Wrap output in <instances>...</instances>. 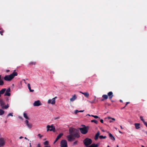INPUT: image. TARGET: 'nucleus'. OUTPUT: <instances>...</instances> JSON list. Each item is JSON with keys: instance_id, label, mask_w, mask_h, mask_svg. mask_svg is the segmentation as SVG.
I'll use <instances>...</instances> for the list:
<instances>
[{"instance_id": "f257e3e1", "label": "nucleus", "mask_w": 147, "mask_h": 147, "mask_svg": "<svg viewBox=\"0 0 147 147\" xmlns=\"http://www.w3.org/2000/svg\"><path fill=\"white\" fill-rule=\"evenodd\" d=\"M69 132L70 134L74 136V137L79 138L80 137L78 130V133L76 129L71 127L69 129Z\"/></svg>"}, {"instance_id": "dca6fc26", "label": "nucleus", "mask_w": 147, "mask_h": 147, "mask_svg": "<svg viewBox=\"0 0 147 147\" xmlns=\"http://www.w3.org/2000/svg\"><path fill=\"white\" fill-rule=\"evenodd\" d=\"M4 144V142L3 139L1 138L0 139V145L1 146H3Z\"/></svg>"}, {"instance_id": "603ef678", "label": "nucleus", "mask_w": 147, "mask_h": 147, "mask_svg": "<svg viewBox=\"0 0 147 147\" xmlns=\"http://www.w3.org/2000/svg\"><path fill=\"white\" fill-rule=\"evenodd\" d=\"M24 138L26 140H28L26 137H25Z\"/></svg>"}, {"instance_id": "a18cd8bd", "label": "nucleus", "mask_w": 147, "mask_h": 147, "mask_svg": "<svg viewBox=\"0 0 147 147\" xmlns=\"http://www.w3.org/2000/svg\"><path fill=\"white\" fill-rule=\"evenodd\" d=\"M84 111V110L83 111H82V110H81V111H79V112H83V111Z\"/></svg>"}, {"instance_id": "052dcab7", "label": "nucleus", "mask_w": 147, "mask_h": 147, "mask_svg": "<svg viewBox=\"0 0 147 147\" xmlns=\"http://www.w3.org/2000/svg\"><path fill=\"white\" fill-rule=\"evenodd\" d=\"M116 130H117V128L116 127L115 128Z\"/></svg>"}, {"instance_id": "49530a36", "label": "nucleus", "mask_w": 147, "mask_h": 147, "mask_svg": "<svg viewBox=\"0 0 147 147\" xmlns=\"http://www.w3.org/2000/svg\"><path fill=\"white\" fill-rule=\"evenodd\" d=\"M23 138V137H22V136H20V137L19 138H20V139H22V138Z\"/></svg>"}, {"instance_id": "ddd939ff", "label": "nucleus", "mask_w": 147, "mask_h": 147, "mask_svg": "<svg viewBox=\"0 0 147 147\" xmlns=\"http://www.w3.org/2000/svg\"><path fill=\"white\" fill-rule=\"evenodd\" d=\"M107 95L109 96L110 99H111L113 96V92L111 91L109 92L108 93Z\"/></svg>"}, {"instance_id": "423d86ee", "label": "nucleus", "mask_w": 147, "mask_h": 147, "mask_svg": "<svg viewBox=\"0 0 147 147\" xmlns=\"http://www.w3.org/2000/svg\"><path fill=\"white\" fill-rule=\"evenodd\" d=\"M61 147H67V142L66 140H62L60 143Z\"/></svg>"}, {"instance_id": "79ce46f5", "label": "nucleus", "mask_w": 147, "mask_h": 147, "mask_svg": "<svg viewBox=\"0 0 147 147\" xmlns=\"http://www.w3.org/2000/svg\"><path fill=\"white\" fill-rule=\"evenodd\" d=\"M77 141H75V142H74L73 143L74 145H75V144H76L77 143Z\"/></svg>"}, {"instance_id": "4be33fe9", "label": "nucleus", "mask_w": 147, "mask_h": 147, "mask_svg": "<svg viewBox=\"0 0 147 147\" xmlns=\"http://www.w3.org/2000/svg\"><path fill=\"white\" fill-rule=\"evenodd\" d=\"M102 97L103 99L102 100V101L104 99H107L108 98V96L106 94H104L102 95Z\"/></svg>"}, {"instance_id": "c9c22d12", "label": "nucleus", "mask_w": 147, "mask_h": 147, "mask_svg": "<svg viewBox=\"0 0 147 147\" xmlns=\"http://www.w3.org/2000/svg\"><path fill=\"white\" fill-rule=\"evenodd\" d=\"M108 119H111L115 121V119L113 118H111V117H108Z\"/></svg>"}, {"instance_id": "7ed1b4c3", "label": "nucleus", "mask_w": 147, "mask_h": 147, "mask_svg": "<svg viewBox=\"0 0 147 147\" xmlns=\"http://www.w3.org/2000/svg\"><path fill=\"white\" fill-rule=\"evenodd\" d=\"M81 126H83V127L79 128L80 132L83 134H86L88 131V129L87 128V127L84 125H82Z\"/></svg>"}, {"instance_id": "473e14b6", "label": "nucleus", "mask_w": 147, "mask_h": 147, "mask_svg": "<svg viewBox=\"0 0 147 147\" xmlns=\"http://www.w3.org/2000/svg\"><path fill=\"white\" fill-rule=\"evenodd\" d=\"M140 118L141 121H142L143 123L145 121L144 119H143V117L142 116H140Z\"/></svg>"}, {"instance_id": "338daca9", "label": "nucleus", "mask_w": 147, "mask_h": 147, "mask_svg": "<svg viewBox=\"0 0 147 147\" xmlns=\"http://www.w3.org/2000/svg\"><path fill=\"white\" fill-rule=\"evenodd\" d=\"M30 146L31 145V144L30 143Z\"/></svg>"}, {"instance_id": "f3484780", "label": "nucleus", "mask_w": 147, "mask_h": 147, "mask_svg": "<svg viewBox=\"0 0 147 147\" xmlns=\"http://www.w3.org/2000/svg\"><path fill=\"white\" fill-rule=\"evenodd\" d=\"M77 98V97L76 96V95L75 94L74 96H73L70 99V101L71 102H73L74 100H75Z\"/></svg>"}, {"instance_id": "72a5a7b5", "label": "nucleus", "mask_w": 147, "mask_h": 147, "mask_svg": "<svg viewBox=\"0 0 147 147\" xmlns=\"http://www.w3.org/2000/svg\"><path fill=\"white\" fill-rule=\"evenodd\" d=\"M8 107H9L8 105L7 104V105H6L5 106H4V107H3V109H7V108H8Z\"/></svg>"}, {"instance_id": "8fccbe9b", "label": "nucleus", "mask_w": 147, "mask_h": 147, "mask_svg": "<svg viewBox=\"0 0 147 147\" xmlns=\"http://www.w3.org/2000/svg\"><path fill=\"white\" fill-rule=\"evenodd\" d=\"M120 127L122 129H123V127H122L121 126H121H120Z\"/></svg>"}, {"instance_id": "a878e982", "label": "nucleus", "mask_w": 147, "mask_h": 147, "mask_svg": "<svg viewBox=\"0 0 147 147\" xmlns=\"http://www.w3.org/2000/svg\"><path fill=\"white\" fill-rule=\"evenodd\" d=\"M99 121V119H98L97 120H96V119H92V122H94L95 124H98V121Z\"/></svg>"}, {"instance_id": "cd10ccee", "label": "nucleus", "mask_w": 147, "mask_h": 147, "mask_svg": "<svg viewBox=\"0 0 147 147\" xmlns=\"http://www.w3.org/2000/svg\"><path fill=\"white\" fill-rule=\"evenodd\" d=\"M4 32V30L1 28H0V34L1 35H3V33Z\"/></svg>"}, {"instance_id": "69168bd1", "label": "nucleus", "mask_w": 147, "mask_h": 147, "mask_svg": "<svg viewBox=\"0 0 147 147\" xmlns=\"http://www.w3.org/2000/svg\"><path fill=\"white\" fill-rule=\"evenodd\" d=\"M119 147V146H118V145H117V147Z\"/></svg>"}, {"instance_id": "58836bf2", "label": "nucleus", "mask_w": 147, "mask_h": 147, "mask_svg": "<svg viewBox=\"0 0 147 147\" xmlns=\"http://www.w3.org/2000/svg\"><path fill=\"white\" fill-rule=\"evenodd\" d=\"M103 136H99V138L100 139H103Z\"/></svg>"}, {"instance_id": "9d476101", "label": "nucleus", "mask_w": 147, "mask_h": 147, "mask_svg": "<svg viewBox=\"0 0 147 147\" xmlns=\"http://www.w3.org/2000/svg\"><path fill=\"white\" fill-rule=\"evenodd\" d=\"M63 135V134L62 133H60L56 138L55 142H54V144H55L57 141L60 139L62 136Z\"/></svg>"}, {"instance_id": "37998d69", "label": "nucleus", "mask_w": 147, "mask_h": 147, "mask_svg": "<svg viewBox=\"0 0 147 147\" xmlns=\"http://www.w3.org/2000/svg\"><path fill=\"white\" fill-rule=\"evenodd\" d=\"M129 102H126V104H125V106H127V105L128 104H129Z\"/></svg>"}, {"instance_id": "2eb2a0df", "label": "nucleus", "mask_w": 147, "mask_h": 147, "mask_svg": "<svg viewBox=\"0 0 147 147\" xmlns=\"http://www.w3.org/2000/svg\"><path fill=\"white\" fill-rule=\"evenodd\" d=\"M5 103L4 101L2 99L0 100V105L2 109H3V107H4Z\"/></svg>"}, {"instance_id": "a19ab883", "label": "nucleus", "mask_w": 147, "mask_h": 147, "mask_svg": "<svg viewBox=\"0 0 147 147\" xmlns=\"http://www.w3.org/2000/svg\"><path fill=\"white\" fill-rule=\"evenodd\" d=\"M37 147H41L40 144H38L37 145Z\"/></svg>"}, {"instance_id": "39448f33", "label": "nucleus", "mask_w": 147, "mask_h": 147, "mask_svg": "<svg viewBox=\"0 0 147 147\" xmlns=\"http://www.w3.org/2000/svg\"><path fill=\"white\" fill-rule=\"evenodd\" d=\"M47 131H53L54 132L55 131V127L53 125H51V126L48 125L47 126Z\"/></svg>"}, {"instance_id": "bb28decb", "label": "nucleus", "mask_w": 147, "mask_h": 147, "mask_svg": "<svg viewBox=\"0 0 147 147\" xmlns=\"http://www.w3.org/2000/svg\"><path fill=\"white\" fill-rule=\"evenodd\" d=\"M4 113V111L1 109H0V115H2Z\"/></svg>"}, {"instance_id": "393cba45", "label": "nucleus", "mask_w": 147, "mask_h": 147, "mask_svg": "<svg viewBox=\"0 0 147 147\" xmlns=\"http://www.w3.org/2000/svg\"><path fill=\"white\" fill-rule=\"evenodd\" d=\"M23 116H24V118H25L26 119H29V118L27 116V114L26 113H24Z\"/></svg>"}, {"instance_id": "aec40b11", "label": "nucleus", "mask_w": 147, "mask_h": 147, "mask_svg": "<svg viewBox=\"0 0 147 147\" xmlns=\"http://www.w3.org/2000/svg\"><path fill=\"white\" fill-rule=\"evenodd\" d=\"M80 93L83 94L85 96L87 97H88L89 96V94L87 92H80Z\"/></svg>"}, {"instance_id": "ea45409f", "label": "nucleus", "mask_w": 147, "mask_h": 147, "mask_svg": "<svg viewBox=\"0 0 147 147\" xmlns=\"http://www.w3.org/2000/svg\"><path fill=\"white\" fill-rule=\"evenodd\" d=\"M78 112H79V111H78V110H75V114H76Z\"/></svg>"}, {"instance_id": "0eeeda50", "label": "nucleus", "mask_w": 147, "mask_h": 147, "mask_svg": "<svg viewBox=\"0 0 147 147\" xmlns=\"http://www.w3.org/2000/svg\"><path fill=\"white\" fill-rule=\"evenodd\" d=\"M42 105V103L39 100H37L34 101L33 104L34 106H39L41 105Z\"/></svg>"}, {"instance_id": "b1692460", "label": "nucleus", "mask_w": 147, "mask_h": 147, "mask_svg": "<svg viewBox=\"0 0 147 147\" xmlns=\"http://www.w3.org/2000/svg\"><path fill=\"white\" fill-rule=\"evenodd\" d=\"M1 75H0V86L3 85L4 84L3 81L1 80Z\"/></svg>"}, {"instance_id": "412c9836", "label": "nucleus", "mask_w": 147, "mask_h": 147, "mask_svg": "<svg viewBox=\"0 0 147 147\" xmlns=\"http://www.w3.org/2000/svg\"><path fill=\"white\" fill-rule=\"evenodd\" d=\"M6 90L5 88H3L0 91V94H2L4 93L5 91Z\"/></svg>"}, {"instance_id": "f8f14e48", "label": "nucleus", "mask_w": 147, "mask_h": 147, "mask_svg": "<svg viewBox=\"0 0 147 147\" xmlns=\"http://www.w3.org/2000/svg\"><path fill=\"white\" fill-rule=\"evenodd\" d=\"M25 123L29 128H30L32 127V124L30 123H29L28 121L27 120H26L25 121Z\"/></svg>"}, {"instance_id": "774afa93", "label": "nucleus", "mask_w": 147, "mask_h": 147, "mask_svg": "<svg viewBox=\"0 0 147 147\" xmlns=\"http://www.w3.org/2000/svg\"><path fill=\"white\" fill-rule=\"evenodd\" d=\"M146 134H147V132H146Z\"/></svg>"}, {"instance_id": "c85d7f7f", "label": "nucleus", "mask_w": 147, "mask_h": 147, "mask_svg": "<svg viewBox=\"0 0 147 147\" xmlns=\"http://www.w3.org/2000/svg\"><path fill=\"white\" fill-rule=\"evenodd\" d=\"M49 142L47 141H46L44 142L43 144L44 145H48L49 144Z\"/></svg>"}, {"instance_id": "4d7b16f0", "label": "nucleus", "mask_w": 147, "mask_h": 147, "mask_svg": "<svg viewBox=\"0 0 147 147\" xmlns=\"http://www.w3.org/2000/svg\"><path fill=\"white\" fill-rule=\"evenodd\" d=\"M87 115H88V116H92V115H90L88 114Z\"/></svg>"}, {"instance_id": "f03ea898", "label": "nucleus", "mask_w": 147, "mask_h": 147, "mask_svg": "<svg viewBox=\"0 0 147 147\" xmlns=\"http://www.w3.org/2000/svg\"><path fill=\"white\" fill-rule=\"evenodd\" d=\"M15 71V70L11 74L5 76L4 78V80L7 81H10L14 78L15 76H17L18 73Z\"/></svg>"}, {"instance_id": "6e6552de", "label": "nucleus", "mask_w": 147, "mask_h": 147, "mask_svg": "<svg viewBox=\"0 0 147 147\" xmlns=\"http://www.w3.org/2000/svg\"><path fill=\"white\" fill-rule=\"evenodd\" d=\"M57 97L53 98L51 100L49 99L48 101V104H54L55 102V98Z\"/></svg>"}, {"instance_id": "4468645a", "label": "nucleus", "mask_w": 147, "mask_h": 147, "mask_svg": "<svg viewBox=\"0 0 147 147\" xmlns=\"http://www.w3.org/2000/svg\"><path fill=\"white\" fill-rule=\"evenodd\" d=\"M100 134V133L99 131H98L96 134L95 137L94 138V139L95 140H97L98 139Z\"/></svg>"}, {"instance_id": "09e8293b", "label": "nucleus", "mask_w": 147, "mask_h": 147, "mask_svg": "<svg viewBox=\"0 0 147 147\" xmlns=\"http://www.w3.org/2000/svg\"><path fill=\"white\" fill-rule=\"evenodd\" d=\"M106 136H103V139H105V138H106Z\"/></svg>"}, {"instance_id": "6ab92c4d", "label": "nucleus", "mask_w": 147, "mask_h": 147, "mask_svg": "<svg viewBox=\"0 0 147 147\" xmlns=\"http://www.w3.org/2000/svg\"><path fill=\"white\" fill-rule=\"evenodd\" d=\"M136 129H138L140 128V124L139 123H136L134 124Z\"/></svg>"}, {"instance_id": "5fc2aeb1", "label": "nucleus", "mask_w": 147, "mask_h": 147, "mask_svg": "<svg viewBox=\"0 0 147 147\" xmlns=\"http://www.w3.org/2000/svg\"><path fill=\"white\" fill-rule=\"evenodd\" d=\"M19 118H20V119H22V117H19Z\"/></svg>"}, {"instance_id": "f704fd0d", "label": "nucleus", "mask_w": 147, "mask_h": 147, "mask_svg": "<svg viewBox=\"0 0 147 147\" xmlns=\"http://www.w3.org/2000/svg\"><path fill=\"white\" fill-rule=\"evenodd\" d=\"M13 116V113H9V114H8L7 115V117H8L9 116Z\"/></svg>"}, {"instance_id": "680f3d73", "label": "nucleus", "mask_w": 147, "mask_h": 147, "mask_svg": "<svg viewBox=\"0 0 147 147\" xmlns=\"http://www.w3.org/2000/svg\"><path fill=\"white\" fill-rule=\"evenodd\" d=\"M107 147H110L108 145L107 146Z\"/></svg>"}, {"instance_id": "864d4df0", "label": "nucleus", "mask_w": 147, "mask_h": 147, "mask_svg": "<svg viewBox=\"0 0 147 147\" xmlns=\"http://www.w3.org/2000/svg\"><path fill=\"white\" fill-rule=\"evenodd\" d=\"M120 101L121 102H123L122 100H120Z\"/></svg>"}, {"instance_id": "de8ad7c7", "label": "nucleus", "mask_w": 147, "mask_h": 147, "mask_svg": "<svg viewBox=\"0 0 147 147\" xmlns=\"http://www.w3.org/2000/svg\"><path fill=\"white\" fill-rule=\"evenodd\" d=\"M9 71H10V70H7L6 71V72H9Z\"/></svg>"}, {"instance_id": "c03bdc74", "label": "nucleus", "mask_w": 147, "mask_h": 147, "mask_svg": "<svg viewBox=\"0 0 147 147\" xmlns=\"http://www.w3.org/2000/svg\"><path fill=\"white\" fill-rule=\"evenodd\" d=\"M100 122L101 123H103V120H102V119H101V120H100Z\"/></svg>"}, {"instance_id": "c756f323", "label": "nucleus", "mask_w": 147, "mask_h": 147, "mask_svg": "<svg viewBox=\"0 0 147 147\" xmlns=\"http://www.w3.org/2000/svg\"><path fill=\"white\" fill-rule=\"evenodd\" d=\"M36 62H30V63H29V65H36Z\"/></svg>"}, {"instance_id": "5701e85b", "label": "nucleus", "mask_w": 147, "mask_h": 147, "mask_svg": "<svg viewBox=\"0 0 147 147\" xmlns=\"http://www.w3.org/2000/svg\"><path fill=\"white\" fill-rule=\"evenodd\" d=\"M27 86L28 87V88L29 89L30 92H33L34 91V90H31V88L30 87V84L29 83L28 84Z\"/></svg>"}, {"instance_id": "e433bc0d", "label": "nucleus", "mask_w": 147, "mask_h": 147, "mask_svg": "<svg viewBox=\"0 0 147 147\" xmlns=\"http://www.w3.org/2000/svg\"><path fill=\"white\" fill-rule=\"evenodd\" d=\"M38 136L40 138H41L42 137V136L40 134H38Z\"/></svg>"}, {"instance_id": "7c9ffc66", "label": "nucleus", "mask_w": 147, "mask_h": 147, "mask_svg": "<svg viewBox=\"0 0 147 147\" xmlns=\"http://www.w3.org/2000/svg\"><path fill=\"white\" fill-rule=\"evenodd\" d=\"M98 144H92V147H98Z\"/></svg>"}, {"instance_id": "9b49d317", "label": "nucleus", "mask_w": 147, "mask_h": 147, "mask_svg": "<svg viewBox=\"0 0 147 147\" xmlns=\"http://www.w3.org/2000/svg\"><path fill=\"white\" fill-rule=\"evenodd\" d=\"M73 137L74 136L70 134V135L67 136V140L69 141H71L72 140H73Z\"/></svg>"}, {"instance_id": "4c0bfd02", "label": "nucleus", "mask_w": 147, "mask_h": 147, "mask_svg": "<svg viewBox=\"0 0 147 147\" xmlns=\"http://www.w3.org/2000/svg\"><path fill=\"white\" fill-rule=\"evenodd\" d=\"M144 124L147 127V123L145 122V121L143 122Z\"/></svg>"}, {"instance_id": "6e6d98bb", "label": "nucleus", "mask_w": 147, "mask_h": 147, "mask_svg": "<svg viewBox=\"0 0 147 147\" xmlns=\"http://www.w3.org/2000/svg\"><path fill=\"white\" fill-rule=\"evenodd\" d=\"M112 122V121H111V120H110V121H109V122H110V123H111V122Z\"/></svg>"}, {"instance_id": "0e129e2a", "label": "nucleus", "mask_w": 147, "mask_h": 147, "mask_svg": "<svg viewBox=\"0 0 147 147\" xmlns=\"http://www.w3.org/2000/svg\"><path fill=\"white\" fill-rule=\"evenodd\" d=\"M125 106L124 107H123V108L122 109H123Z\"/></svg>"}, {"instance_id": "2f4dec72", "label": "nucleus", "mask_w": 147, "mask_h": 147, "mask_svg": "<svg viewBox=\"0 0 147 147\" xmlns=\"http://www.w3.org/2000/svg\"><path fill=\"white\" fill-rule=\"evenodd\" d=\"M92 117H94L95 119L98 118V119H99V120L100 119V118L99 117H98L97 115H92Z\"/></svg>"}, {"instance_id": "3c124183", "label": "nucleus", "mask_w": 147, "mask_h": 147, "mask_svg": "<svg viewBox=\"0 0 147 147\" xmlns=\"http://www.w3.org/2000/svg\"><path fill=\"white\" fill-rule=\"evenodd\" d=\"M119 132L120 133H121V134H122V133H122V132H121V131H120V130H119Z\"/></svg>"}, {"instance_id": "a211bd4d", "label": "nucleus", "mask_w": 147, "mask_h": 147, "mask_svg": "<svg viewBox=\"0 0 147 147\" xmlns=\"http://www.w3.org/2000/svg\"><path fill=\"white\" fill-rule=\"evenodd\" d=\"M109 136L111 139L113 140H115V139L114 137L113 136V135L110 133H109Z\"/></svg>"}, {"instance_id": "1a4fd4ad", "label": "nucleus", "mask_w": 147, "mask_h": 147, "mask_svg": "<svg viewBox=\"0 0 147 147\" xmlns=\"http://www.w3.org/2000/svg\"><path fill=\"white\" fill-rule=\"evenodd\" d=\"M10 88H8L6 91V92L4 94V96H9L10 95Z\"/></svg>"}, {"instance_id": "bf43d9fd", "label": "nucleus", "mask_w": 147, "mask_h": 147, "mask_svg": "<svg viewBox=\"0 0 147 147\" xmlns=\"http://www.w3.org/2000/svg\"><path fill=\"white\" fill-rule=\"evenodd\" d=\"M142 146V147H145V146H144L143 145H142V146Z\"/></svg>"}, {"instance_id": "e2e57ef3", "label": "nucleus", "mask_w": 147, "mask_h": 147, "mask_svg": "<svg viewBox=\"0 0 147 147\" xmlns=\"http://www.w3.org/2000/svg\"><path fill=\"white\" fill-rule=\"evenodd\" d=\"M6 122H7V121H5V123H6Z\"/></svg>"}, {"instance_id": "20e7f679", "label": "nucleus", "mask_w": 147, "mask_h": 147, "mask_svg": "<svg viewBox=\"0 0 147 147\" xmlns=\"http://www.w3.org/2000/svg\"><path fill=\"white\" fill-rule=\"evenodd\" d=\"M83 142L86 146H88L91 143L92 140L91 139L87 138L84 140Z\"/></svg>"}, {"instance_id": "13d9d810", "label": "nucleus", "mask_w": 147, "mask_h": 147, "mask_svg": "<svg viewBox=\"0 0 147 147\" xmlns=\"http://www.w3.org/2000/svg\"><path fill=\"white\" fill-rule=\"evenodd\" d=\"M74 137H73V140H74Z\"/></svg>"}]
</instances>
